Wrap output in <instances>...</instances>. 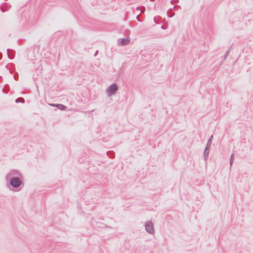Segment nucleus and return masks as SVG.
Segmentation results:
<instances>
[{"label":"nucleus","mask_w":253,"mask_h":253,"mask_svg":"<svg viewBox=\"0 0 253 253\" xmlns=\"http://www.w3.org/2000/svg\"><path fill=\"white\" fill-rule=\"evenodd\" d=\"M10 184L14 187H17L21 185V181L18 177H14L10 181Z\"/></svg>","instance_id":"obj_1"},{"label":"nucleus","mask_w":253,"mask_h":253,"mask_svg":"<svg viewBox=\"0 0 253 253\" xmlns=\"http://www.w3.org/2000/svg\"><path fill=\"white\" fill-rule=\"evenodd\" d=\"M118 86L115 84L111 85L108 89V93H109V95L113 94L115 91H116L118 90Z\"/></svg>","instance_id":"obj_2"},{"label":"nucleus","mask_w":253,"mask_h":253,"mask_svg":"<svg viewBox=\"0 0 253 253\" xmlns=\"http://www.w3.org/2000/svg\"><path fill=\"white\" fill-rule=\"evenodd\" d=\"M145 228L149 233H152L154 231L153 225L151 222H147L145 225Z\"/></svg>","instance_id":"obj_3"},{"label":"nucleus","mask_w":253,"mask_h":253,"mask_svg":"<svg viewBox=\"0 0 253 253\" xmlns=\"http://www.w3.org/2000/svg\"><path fill=\"white\" fill-rule=\"evenodd\" d=\"M49 105L51 106L56 107L61 110H64L66 108V106L62 104H50Z\"/></svg>","instance_id":"obj_4"},{"label":"nucleus","mask_w":253,"mask_h":253,"mask_svg":"<svg viewBox=\"0 0 253 253\" xmlns=\"http://www.w3.org/2000/svg\"><path fill=\"white\" fill-rule=\"evenodd\" d=\"M129 42V40L127 39H122L121 41V44L122 45H126Z\"/></svg>","instance_id":"obj_5"},{"label":"nucleus","mask_w":253,"mask_h":253,"mask_svg":"<svg viewBox=\"0 0 253 253\" xmlns=\"http://www.w3.org/2000/svg\"><path fill=\"white\" fill-rule=\"evenodd\" d=\"M233 155H232L231 157V162H230L231 163V162H232V161L233 160Z\"/></svg>","instance_id":"obj_6"}]
</instances>
